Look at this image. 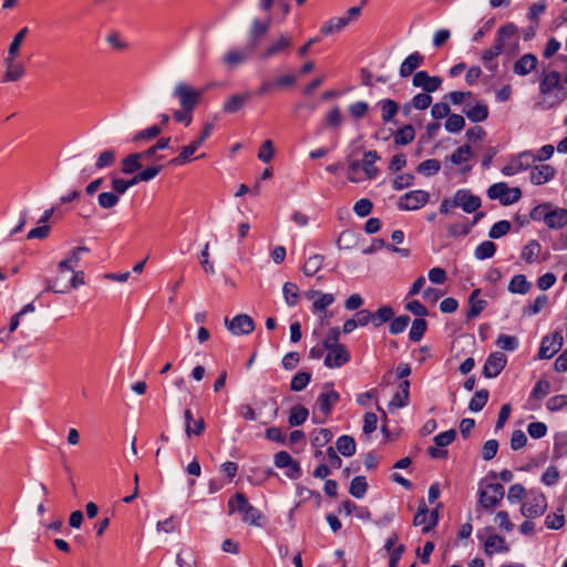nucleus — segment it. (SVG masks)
<instances>
[{
	"instance_id": "obj_17",
	"label": "nucleus",
	"mask_w": 567,
	"mask_h": 567,
	"mask_svg": "<svg viewBox=\"0 0 567 567\" xmlns=\"http://www.w3.org/2000/svg\"><path fill=\"white\" fill-rule=\"evenodd\" d=\"M292 47V38L288 33H282L279 38L271 43L265 51L261 52L260 56L264 60H268L271 56L287 53Z\"/></svg>"
},
{
	"instance_id": "obj_28",
	"label": "nucleus",
	"mask_w": 567,
	"mask_h": 567,
	"mask_svg": "<svg viewBox=\"0 0 567 567\" xmlns=\"http://www.w3.org/2000/svg\"><path fill=\"white\" fill-rule=\"evenodd\" d=\"M466 117L473 123H480L488 117V106L483 102H476L473 106H466L463 110Z\"/></svg>"
},
{
	"instance_id": "obj_30",
	"label": "nucleus",
	"mask_w": 567,
	"mask_h": 567,
	"mask_svg": "<svg viewBox=\"0 0 567 567\" xmlns=\"http://www.w3.org/2000/svg\"><path fill=\"white\" fill-rule=\"evenodd\" d=\"M508 550L505 538L498 535L487 537L484 543V551L487 556H492L495 553H507Z\"/></svg>"
},
{
	"instance_id": "obj_42",
	"label": "nucleus",
	"mask_w": 567,
	"mask_h": 567,
	"mask_svg": "<svg viewBox=\"0 0 567 567\" xmlns=\"http://www.w3.org/2000/svg\"><path fill=\"white\" fill-rule=\"evenodd\" d=\"M309 411L303 405H296L291 409L288 422L291 426H298L306 422Z\"/></svg>"
},
{
	"instance_id": "obj_25",
	"label": "nucleus",
	"mask_w": 567,
	"mask_h": 567,
	"mask_svg": "<svg viewBox=\"0 0 567 567\" xmlns=\"http://www.w3.org/2000/svg\"><path fill=\"white\" fill-rule=\"evenodd\" d=\"M537 63L535 54L526 53L514 63L513 71L517 75L525 76L536 69Z\"/></svg>"
},
{
	"instance_id": "obj_22",
	"label": "nucleus",
	"mask_w": 567,
	"mask_h": 567,
	"mask_svg": "<svg viewBox=\"0 0 567 567\" xmlns=\"http://www.w3.org/2000/svg\"><path fill=\"white\" fill-rule=\"evenodd\" d=\"M424 62V55L420 52L415 51L408 55L400 65V76L409 78L410 75H414L417 68H420Z\"/></svg>"
},
{
	"instance_id": "obj_24",
	"label": "nucleus",
	"mask_w": 567,
	"mask_h": 567,
	"mask_svg": "<svg viewBox=\"0 0 567 567\" xmlns=\"http://www.w3.org/2000/svg\"><path fill=\"white\" fill-rule=\"evenodd\" d=\"M89 251H90V249L85 246H80V247L73 248L70 251L69 256L59 262L58 270L61 274L66 272V271H73V269L79 266L81 254L89 252Z\"/></svg>"
},
{
	"instance_id": "obj_44",
	"label": "nucleus",
	"mask_w": 567,
	"mask_h": 567,
	"mask_svg": "<svg viewBox=\"0 0 567 567\" xmlns=\"http://www.w3.org/2000/svg\"><path fill=\"white\" fill-rule=\"evenodd\" d=\"M426 328H427V322L425 321V319L417 318V319L413 320L412 327L409 332L410 340L413 342H419L423 338V336L426 331Z\"/></svg>"
},
{
	"instance_id": "obj_7",
	"label": "nucleus",
	"mask_w": 567,
	"mask_h": 567,
	"mask_svg": "<svg viewBox=\"0 0 567 567\" xmlns=\"http://www.w3.org/2000/svg\"><path fill=\"white\" fill-rule=\"evenodd\" d=\"M213 128H214L213 123H206L204 125L202 134L196 140H194L190 144H188L187 146H184L182 152L179 153V155L176 156L175 158H173L169 162V164L183 165L186 162H188L190 156L204 144L206 138L210 135Z\"/></svg>"
},
{
	"instance_id": "obj_59",
	"label": "nucleus",
	"mask_w": 567,
	"mask_h": 567,
	"mask_svg": "<svg viewBox=\"0 0 567 567\" xmlns=\"http://www.w3.org/2000/svg\"><path fill=\"white\" fill-rule=\"evenodd\" d=\"M342 121H343V116H342L340 107H338V106L330 110L324 117L326 126L336 128V130L341 126Z\"/></svg>"
},
{
	"instance_id": "obj_51",
	"label": "nucleus",
	"mask_w": 567,
	"mask_h": 567,
	"mask_svg": "<svg viewBox=\"0 0 567 567\" xmlns=\"http://www.w3.org/2000/svg\"><path fill=\"white\" fill-rule=\"evenodd\" d=\"M441 169V163L437 159H425L417 166V172L424 176H433Z\"/></svg>"
},
{
	"instance_id": "obj_41",
	"label": "nucleus",
	"mask_w": 567,
	"mask_h": 567,
	"mask_svg": "<svg viewBox=\"0 0 567 567\" xmlns=\"http://www.w3.org/2000/svg\"><path fill=\"white\" fill-rule=\"evenodd\" d=\"M323 259V256L319 254L310 256L302 267L303 274L308 277L316 275L321 269Z\"/></svg>"
},
{
	"instance_id": "obj_61",
	"label": "nucleus",
	"mask_w": 567,
	"mask_h": 567,
	"mask_svg": "<svg viewBox=\"0 0 567 567\" xmlns=\"http://www.w3.org/2000/svg\"><path fill=\"white\" fill-rule=\"evenodd\" d=\"M550 208V203L539 204L530 210L529 217L535 221H544L546 224Z\"/></svg>"
},
{
	"instance_id": "obj_58",
	"label": "nucleus",
	"mask_w": 567,
	"mask_h": 567,
	"mask_svg": "<svg viewBox=\"0 0 567 567\" xmlns=\"http://www.w3.org/2000/svg\"><path fill=\"white\" fill-rule=\"evenodd\" d=\"M511 228H512V225L508 220H499L491 227V229L488 231V236L492 239H498V238L507 235L509 233Z\"/></svg>"
},
{
	"instance_id": "obj_53",
	"label": "nucleus",
	"mask_w": 567,
	"mask_h": 567,
	"mask_svg": "<svg viewBox=\"0 0 567 567\" xmlns=\"http://www.w3.org/2000/svg\"><path fill=\"white\" fill-rule=\"evenodd\" d=\"M445 130L450 133L461 132L465 126V120L460 114H450L444 124Z\"/></svg>"
},
{
	"instance_id": "obj_54",
	"label": "nucleus",
	"mask_w": 567,
	"mask_h": 567,
	"mask_svg": "<svg viewBox=\"0 0 567 567\" xmlns=\"http://www.w3.org/2000/svg\"><path fill=\"white\" fill-rule=\"evenodd\" d=\"M432 104V96L429 93H417L412 100L406 103V106H412L415 110H426Z\"/></svg>"
},
{
	"instance_id": "obj_11",
	"label": "nucleus",
	"mask_w": 567,
	"mask_h": 567,
	"mask_svg": "<svg viewBox=\"0 0 567 567\" xmlns=\"http://www.w3.org/2000/svg\"><path fill=\"white\" fill-rule=\"evenodd\" d=\"M505 494L504 486L499 483H491L480 492V504L484 508H493L499 504Z\"/></svg>"
},
{
	"instance_id": "obj_13",
	"label": "nucleus",
	"mask_w": 567,
	"mask_h": 567,
	"mask_svg": "<svg viewBox=\"0 0 567 567\" xmlns=\"http://www.w3.org/2000/svg\"><path fill=\"white\" fill-rule=\"evenodd\" d=\"M442 79L437 75H430L426 71H416L412 79L415 87H421L425 93H433L442 86Z\"/></svg>"
},
{
	"instance_id": "obj_35",
	"label": "nucleus",
	"mask_w": 567,
	"mask_h": 567,
	"mask_svg": "<svg viewBox=\"0 0 567 567\" xmlns=\"http://www.w3.org/2000/svg\"><path fill=\"white\" fill-rule=\"evenodd\" d=\"M336 447L341 455L350 457L355 453L357 444L352 436L341 435L336 442Z\"/></svg>"
},
{
	"instance_id": "obj_26",
	"label": "nucleus",
	"mask_w": 567,
	"mask_h": 567,
	"mask_svg": "<svg viewBox=\"0 0 567 567\" xmlns=\"http://www.w3.org/2000/svg\"><path fill=\"white\" fill-rule=\"evenodd\" d=\"M250 92L234 94L226 100L223 110L228 114H234L238 112L240 109H243L246 105V103L250 100Z\"/></svg>"
},
{
	"instance_id": "obj_60",
	"label": "nucleus",
	"mask_w": 567,
	"mask_h": 567,
	"mask_svg": "<svg viewBox=\"0 0 567 567\" xmlns=\"http://www.w3.org/2000/svg\"><path fill=\"white\" fill-rule=\"evenodd\" d=\"M496 346L505 351H514L518 347V339L515 336L499 334L496 339Z\"/></svg>"
},
{
	"instance_id": "obj_16",
	"label": "nucleus",
	"mask_w": 567,
	"mask_h": 567,
	"mask_svg": "<svg viewBox=\"0 0 567 567\" xmlns=\"http://www.w3.org/2000/svg\"><path fill=\"white\" fill-rule=\"evenodd\" d=\"M481 198L468 189H458L454 195V205L460 206L465 213H474L481 207Z\"/></svg>"
},
{
	"instance_id": "obj_3",
	"label": "nucleus",
	"mask_w": 567,
	"mask_h": 567,
	"mask_svg": "<svg viewBox=\"0 0 567 567\" xmlns=\"http://www.w3.org/2000/svg\"><path fill=\"white\" fill-rule=\"evenodd\" d=\"M539 91L543 95H549L550 97L553 94V101L548 103L549 107L561 103L566 97V92L560 83V73L558 71L546 73L540 81Z\"/></svg>"
},
{
	"instance_id": "obj_52",
	"label": "nucleus",
	"mask_w": 567,
	"mask_h": 567,
	"mask_svg": "<svg viewBox=\"0 0 567 567\" xmlns=\"http://www.w3.org/2000/svg\"><path fill=\"white\" fill-rule=\"evenodd\" d=\"M311 374L306 371H300L297 374L293 375L290 389L295 392L302 391L310 382Z\"/></svg>"
},
{
	"instance_id": "obj_57",
	"label": "nucleus",
	"mask_w": 567,
	"mask_h": 567,
	"mask_svg": "<svg viewBox=\"0 0 567 567\" xmlns=\"http://www.w3.org/2000/svg\"><path fill=\"white\" fill-rule=\"evenodd\" d=\"M333 437L332 432L329 429H319L313 432L311 443L316 447H322L327 445Z\"/></svg>"
},
{
	"instance_id": "obj_46",
	"label": "nucleus",
	"mask_w": 567,
	"mask_h": 567,
	"mask_svg": "<svg viewBox=\"0 0 567 567\" xmlns=\"http://www.w3.org/2000/svg\"><path fill=\"white\" fill-rule=\"evenodd\" d=\"M285 301L289 307H293L299 301V289L293 282H286L282 288Z\"/></svg>"
},
{
	"instance_id": "obj_27",
	"label": "nucleus",
	"mask_w": 567,
	"mask_h": 567,
	"mask_svg": "<svg viewBox=\"0 0 567 567\" xmlns=\"http://www.w3.org/2000/svg\"><path fill=\"white\" fill-rule=\"evenodd\" d=\"M379 159L380 156L377 151H368L363 154L361 166L368 179H373L378 176L379 169L374 164Z\"/></svg>"
},
{
	"instance_id": "obj_20",
	"label": "nucleus",
	"mask_w": 567,
	"mask_h": 567,
	"mask_svg": "<svg viewBox=\"0 0 567 567\" xmlns=\"http://www.w3.org/2000/svg\"><path fill=\"white\" fill-rule=\"evenodd\" d=\"M327 351L328 354L324 358V365L330 369L340 368L350 361V353L344 346L334 347Z\"/></svg>"
},
{
	"instance_id": "obj_50",
	"label": "nucleus",
	"mask_w": 567,
	"mask_h": 567,
	"mask_svg": "<svg viewBox=\"0 0 567 567\" xmlns=\"http://www.w3.org/2000/svg\"><path fill=\"white\" fill-rule=\"evenodd\" d=\"M368 483L364 476H355L350 484L349 493L355 498H362L367 493Z\"/></svg>"
},
{
	"instance_id": "obj_55",
	"label": "nucleus",
	"mask_w": 567,
	"mask_h": 567,
	"mask_svg": "<svg viewBox=\"0 0 567 567\" xmlns=\"http://www.w3.org/2000/svg\"><path fill=\"white\" fill-rule=\"evenodd\" d=\"M120 202V196L113 192H103L97 196L99 205L104 209L115 207Z\"/></svg>"
},
{
	"instance_id": "obj_1",
	"label": "nucleus",
	"mask_w": 567,
	"mask_h": 567,
	"mask_svg": "<svg viewBox=\"0 0 567 567\" xmlns=\"http://www.w3.org/2000/svg\"><path fill=\"white\" fill-rule=\"evenodd\" d=\"M492 48H497L499 54L506 53L513 55L519 49L518 29L513 23H507L498 28Z\"/></svg>"
},
{
	"instance_id": "obj_9",
	"label": "nucleus",
	"mask_w": 567,
	"mask_h": 567,
	"mask_svg": "<svg viewBox=\"0 0 567 567\" xmlns=\"http://www.w3.org/2000/svg\"><path fill=\"white\" fill-rule=\"evenodd\" d=\"M535 162L536 157L533 152L525 151L513 157L509 163L502 168V173L505 176H513L519 172L530 168Z\"/></svg>"
},
{
	"instance_id": "obj_4",
	"label": "nucleus",
	"mask_w": 567,
	"mask_h": 567,
	"mask_svg": "<svg viewBox=\"0 0 567 567\" xmlns=\"http://www.w3.org/2000/svg\"><path fill=\"white\" fill-rule=\"evenodd\" d=\"M205 90H198L192 87L185 82H178L173 91V96L178 100V103L182 109H187V111H194L196 106L199 104Z\"/></svg>"
},
{
	"instance_id": "obj_8",
	"label": "nucleus",
	"mask_w": 567,
	"mask_h": 567,
	"mask_svg": "<svg viewBox=\"0 0 567 567\" xmlns=\"http://www.w3.org/2000/svg\"><path fill=\"white\" fill-rule=\"evenodd\" d=\"M430 200V194L422 189L408 192L399 198L398 207L401 210H416L425 206Z\"/></svg>"
},
{
	"instance_id": "obj_6",
	"label": "nucleus",
	"mask_w": 567,
	"mask_h": 567,
	"mask_svg": "<svg viewBox=\"0 0 567 567\" xmlns=\"http://www.w3.org/2000/svg\"><path fill=\"white\" fill-rule=\"evenodd\" d=\"M547 509V501L542 492L532 491L529 498L523 503L520 513L527 518H535L544 515Z\"/></svg>"
},
{
	"instance_id": "obj_40",
	"label": "nucleus",
	"mask_w": 567,
	"mask_h": 567,
	"mask_svg": "<svg viewBox=\"0 0 567 567\" xmlns=\"http://www.w3.org/2000/svg\"><path fill=\"white\" fill-rule=\"evenodd\" d=\"M415 137L414 127L411 124H406L399 128L394 135V143L396 145H408Z\"/></svg>"
},
{
	"instance_id": "obj_63",
	"label": "nucleus",
	"mask_w": 567,
	"mask_h": 567,
	"mask_svg": "<svg viewBox=\"0 0 567 567\" xmlns=\"http://www.w3.org/2000/svg\"><path fill=\"white\" fill-rule=\"evenodd\" d=\"M547 305L548 297L546 295H540L532 303L524 308V312L528 316H534L537 315Z\"/></svg>"
},
{
	"instance_id": "obj_18",
	"label": "nucleus",
	"mask_w": 567,
	"mask_h": 567,
	"mask_svg": "<svg viewBox=\"0 0 567 567\" xmlns=\"http://www.w3.org/2000/svg\"><path fill=\"white\" fill-rule=\"evenodd\" d=\"M4 65L6 72L2 75V82H17L25 74L24 65L17 61V56L7 55Z\"/></svg>"
},
{
	"instance_id": "obj_45",
	"label": "nucleus",
	"mask_w": 567,
	"mask_h": 567,
	"mask_svg": "<svg viewBox=\"0 0 567 567\" xmlns=\"http://www.w3.org/2000/svg\"><path fill=\"white\" fill-rule=\"evenodd\" d=\"M29 33V29L23 27L20 31H18L11 43L9 44L7 55L18 56L22 42L24 41L27 34Z\"/></svg>"
},
{
	"instance_id": "obj_62",
	"label": "nucleus",
	"mask_w": 567,
	"mask_h": 567,
	"mask_svg": "<svg viewBox=\"0 0 567 567\" xmlns=\"http://www.w3.org/2000/svg\"><path fill=\"white\" fill-rule=\"evenodd\" d=\"M471 155V147L470 145H463L456 148L450 156V161L455 165H461L468 161V157Z\"/></svg>"
},
{
	"instance_id": "obj_31",
	"label": "nucleus",
	"mask_w": 567,
	"mask_h": 567,
	"mask_svg": "<svg viewBox=\"0 0 567 567\" xmlns=\"http://www.w3.org/2000/svg\"><path fill=\"white\" fill-rule=\"evenodd\" d=\"M546 225L551 229L563 228L565 225H567V209L554 208L551 206L550 210L548 212Z\"/></svg>"
},
{
	"instance_id": "obj_49",
	"label": "nucleus",
	"mask_w": 567,
	"mask_h": 567,
	"mask_svg": "<svg viewBox=\"0 0 567 567\" xmlns=\"http://www.w3.org/2000/svg\"><path fill=\"white\" fill-rule=\"evenodd\" d=\"M381 117L384 122H390L399 111V105L395 101L386 99L380 102Z\"/></svg>"
},
{
	"instance_id": "obj_39",
	"label": "nucleus",
	"mask_w": 567,
	"mask_h": 567,
	"mask_svg": "<svg viewBox=\"0 0 567 567\" xmlns=\"http://www.w3.org/2000/svg\"><path fill=\"white\" fill-rule=\"evenodd\" d=\"M394 316V310L390 306H382L375 312H372V324L374 327H381L385 322L390 321Z\"/></svg>"
},
{
	"instance_id": "obj_34",
	"label": "nucleus",
	"mask_w": 567,
	"mask_h": 567,
	"mask_svg": "<svg viewBox=\"0 0 567 567\" xmlns=\"http://www.w3.org/2000/svg\"><path fill=\"white\" fill-rule=\"evenodd\" d=\"M532 288V282H529L525 275H515L509 284L508 291L512 293L526 295Z\"/></svg>"
},
{
	"instance_id": "obj_32",
	"label": "nucleus",
	"mask_w": 567,
	"mask_h": 567,
	"mask_svg": "<svg viewBox=\"0 0 567 567\" xmlns=\"http://www.w3.org/2000/svg\"><path fill=\"white\" fill-rule=\"evenodd\" d=\"M481 293V289H474L468 299V310L466 319L471 320L476 318L486 307L487 302L483 299H477Z\"/></svg>"
},
{
	"instance_id": "obj_38",
	"label": "nucleus",
	"mask_w": 567,
	"mask_h": 567,
	"mask_svg": "<svg viewBox=\"0 0 567 567\" xmlns=\"http://www.w3.org/2000/svg\"><path fill=\"white\" fill-rule=\"evenodd\" d=\"M497 48H488L482 52L481 60L489 72L495 73L498 69V63L496 61L497 56L501 54L496 51Z\"/></svg>"
},
{
	"instance_id": "obj_29",
	"label": "nucleus",
	"mask_w": 567,
	"mask_h": 567,
	"mask_svg": "<svg viewBox=\"0 0 567 567\" xmlns=\"http://www.w3.org/2000/svg\"><path fill=\"white\" fill-rule=\"evenodd\" d=\"M340 400V394L334 390L322 392L317 400L319 410L328 416L331 413L333 404Z\"/></svg>"
},
{
	"instance_id": "obj_21",
	"label": "nucleus",
	"mask_w": 567,
	"mask_h": 567,
	"mask_svg": "<svg viewBox=\"0 0 567 567\" xmlns=\"http://www.w3.org/2000/svg\"><path fill=\"white\" fill-rule=\"evenodd\" d=\"M275 465L279 468H288L287 475L296 478L300 474V465L293 461L291 455L286 451H280L275 455Z\"/></svg>"
},
{
	"instance_id": "obj_43",
	"label": "nucleus",
	"mask_w": 567,
	"mask_h": 567,
	"mask_svg": "<svg viewBox=\"0 0 567 567\" xmlns=\"http://www.w3.org/2000/svg\"><path fill=\"white\" fill-rule=\"evenodd\" d=\"M495 252H496V245L491 240H486V241L481 243L475 248L474 256L478 260H484L487 258H492L495 255Z\"/></svg>"
},
{
	"instance_id": "obj_12",
	"label": "nucleus",
	"mask_w": 567,
	"mask_h": 567,
	"mask_svg": "<svg viewBox=\"0 0 567 567\" xmlns=\"http://www.w3.org/2000/svg\"><path fill=\"white\" fill-rule=\"evenodd\" d=\"M225 326L234 336L249 334L255 330V322L248 315H237L233 319L225 318Z\"/></svg>"
},
{
	"instance_id": "obj_5",
	"label": "nucleus",
	"mask_w": 567,
	"mask_h": 567,
	"mask_svg": "<svg viewBox=\"0 0 567 567\" xmlns=\"http://www.w3.org/2000/svg\"><path fill=\"white\" fill-rule=\"evenodd\" d=\"M361 11H362V7L361 6H355V7L350 8L347 11L346 16H343V17H334V18H331L328 21H326L322 24V27L320 29V32L323 35H330V34L340 32L351 21L357 20L360 17Z\"/></svg>"
},
{
	"instance_id": "obj_47",
	"label": "nucleus",
	"mask_w": 567,
	"mask_h": 567,
	"mask_svg": "<svg viewBox=\"0 0 567 567\" xmlns=\"http://www.w3.org/2000/svg\"><path fill=\"white\" fill-rule=\"evenodd\" d=\"M509 193V188L506 183H496L489 186L487 189V196L491 199H499L501 204L504 205L506 195Z\"/></svg>"
},
{
	"instance_id": "obj_37",
	"label": "nucleus",
	"mask_w": 567,
	"mask_h": 567,
	"mask_svg": "<svg viewBox=\"0 0 567 567\" xmlns=\"http://www.w3.org/2000/svg\"><path fill=\"white\" fill-rule=\"evenodd\" d=\"M270 28V21L261 22L258 19H255L252 21L251 28H250V40L254 48L257 45L259 39L265 35Z\"/></svg>"
},
{
	"instance_id": "obj_15",
	"label": "nucleus",
	"mask_w": 567,
	"mask_h": 567,
	"mask_svg": "<svg viewBox=\"0 0 567 567\" xmlns=\"http://www.w3.org/2000/svg\"><path fill=\"white\" fill-rule=\"evenodd\" d=\"M507 358L503 352L491 353L483 367V374L485 378H496L505 368Z\"/></svg>"
},
{
	"instance_id": "obj_2",
	"label": "nucleus",
	"mask_w": 567,
	"mask_h": 567,
	"mask_svg": "<svg viewBox=\"0 0 567 567\" xmlns=\"http://www.w3.org/2000/svg\"><path fill=\"white\" fill-rule=\"evenodd\" d=\"M227 507L229 514H234L235 512L241 514L243 522L249 525H260L259 520L262 518L260 511L254 507L243 493H236L229 498Z\"/></svg>"
},
{
	"instance_id": "obj_48",
	"label": "nucleus",
	"mask_w": 567,
	"mask_h": 567,
	"mask_svg": "<svg viewBox=\"0 0 567 567\" xmlns=\"http://www.w3.org/2000/svg\"><path fill=\"white\" fill-rule=\"evenodd\" d=\"M488 395L489 393L485 389L477 391L471 399L468 409L473 412H480L486 405L488 401Z\"/></svg>"
},
{
	"instance_id": "obj_19",
	"label": "nucleus",
	"mask_w": 567,
	"mask_h": 567,
	"mask_svg": "<svg viewBox=\"0 0 567 567\" xmlns=\"http://www.w3.org/2000/svg\"><path fill=\"white\" fill-rule=\"evenodd\" d=\"M254 52V45L245 50L233 49L229 50L221 59V62L228 69H235L236 66L245 63L251 53Z\"/></svg>"
},
{
	"instance_id": "obj_33",
	"label": "nucleus",
	"mask_w": 567,
	"mask_h": 567,
	"mask_svg": "<svg viewBox=\"0 0 567 567\" xmlns=\"http://www.w3.org/2000/svg\"><path fill=\"white\" fill-rule=\"evenodd\" d=\"M542 252V246L540 244L533 239V240H529L522 249V252H520V258L526 262V264H534L538 260V257Z\"/></svg>"
},
{
	"instance_id": "obj_64",
	"label": "nucleus",
	"mask_w": 567,
	"mask_h": 567,
	"mask_svg": "<svg viewBox=\"0 0 567 567\" xmlns=\"http://www.w3.org/2000/svg\"><path fill=\"white\" fill-rule=\"evenodd\" d=\"M162 169H163V165L148 166L144 171L137 173L134 176V179L136 181V184L140 182H148V181L153 179L154 177H156Z\"/></svg>"
},
{
	"instance_id": "obj_36",
	"label": "nucleus",
	"mask_w": 567,
	"mask_h": 567,
	"mask_svg": "<svg viewBox=\"0 0 567 567\" xmlns=\"http://www.w3.org/2000/svg\"><path fill=\"white\" fill-rule=\"evenodd\" d=\"M145 158L142 153H132L128 156H126L122 161V172L124 174H133L136 171H138L141 165V159Z\"/></svg>"
},
{
	"instance_id": "obj_56",
	"label": "nucleus",
	"mask_w": 567,
	"mask_h": 567,
	"mask_svg": "<svg viewBox=\"0 0 567 567\" xmlns=\"http://www.w3.org/2000/svg\"><path fill=\"white\" fill-rule=\"evenodd\" d=\"M565 525V516L563 509H558L557 513H550L545 518V526L549 529L558 530Z\"/></svg>"
},
{
	"instance_id": "obj_10",
	"label": "nucleus",
	"mask_w": 567,
	"mask_h": 567,
	"mask_svg": "<svg viewBox=\"0 0 567 567\" xmlns=\"http://www.w3.org/2000/svg\"><path fill=\"white\" fill-rule=\"evenodd\" d=\"M72 275L69 281L61 280L56 277L54 280H48V290H52L55 293H66L79 286L84 285V272L83 271H70Z\"/></svg>"
},
{
	"instance_id": "obj_14",
	"label": "nucleus",
	"mask_w": 567,
	"mask_h": 567,
	"mask_svg": "<svg viewBox=\"0 0 567 567\" xmlns=\"http://www.w3.org/2000/svg\"><path fill=\"white\" fill-rule=\"evenodd\" d=\"M561 346L563 337L560 333L555 332L545 336L538 350V359L544 360L553 358L560 350Z\"/></svg>"
},
{
	"instance_id": "obj_23",
	"label": "nucleus",
	"mask_w": 567,
	"mask_h": 567,
	"mask_svg": "<svg viewBox=\"0 0 567 567\" xmlns=\"http://www.w3.org/2000/svg\"><path fill=\"white\" fill-rule=\"evenodd\" d=\"M555 168L549 164L535 165L530 172V182L534 185H543L555 176Z\"/></svg>"
}]
</instances>
